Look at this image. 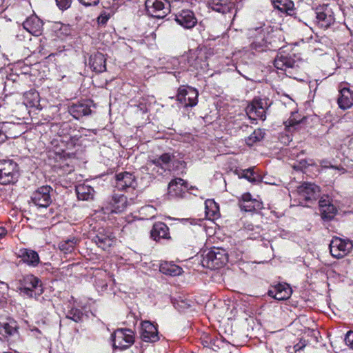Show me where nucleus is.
<instances>
[{
    "instance_id": "nucleus-1",
    "label": "nucleus",
    "mask_w": 353,
    "mask_h": 353,
    "mask_svg": "<svg viewBox=\"0 0 353 353\" xmlns=\"http://www.w3.org/2000/svg\"><path fill=\"white\" fill-rule=\"evenodd\" d=\"M264 26V23H260L259 26H252L248 29L247 36L250 39L251 50L263 52L273 47L271 41H268V36L265 35Z\"/></svg>"
},
{
    "instance_id": "nucleus-2",
    "label": "nucleus",
    "mask_w": 353,
    "mask_h": 353,
    "mask_svg": "<svg viewBox=\"0 0 353 353\" xmlns=\"http://www.w3.org/2000/svg\"><path fill=\"white\" fill-rule=\"evenodd\" d=\"M18 290L20 294L28 298H36L43 292L42 283L41 280L32 274L23 276L19 281Z\"/></svg>"
},
{
    "instance_id": "nucleus-3",
    "label": "nucleus",
    "mask_w": 353,
    "mask_h": 353,
    "mask_svg": "<svg viewBox=\"0 0 353 353\" xmlns=\"http://www.w3.org/2000/svg\"><path fill=\"white\" fill-rule=\"evenodd\" d=\"M319 187L312 183L304 182L297 187L296 192L292 194L297 196L299 205L309 206L307 203H312L319 196Z\"/></svg>"
},
{
    "instance_id": "nucleus-4",
    "label": "nucleus",
    "mask_w": 353,
    "mask_h": 353,
    "mask_svg": "<svg viewBox=\"0 0 353 353\" xmlns=\"http://www.w3.org/2000/svg\"><path fill=\"white\" fill-rule=\"evenodd\" d=\"M228 260V256L225 250L213 248L203 256L202 263L203 266L215 270L222 268Z\"/></svg>"
},
{
    "instance_id": "nucleus-5",
    "label": "nucleus",
    "mask_w": 353,
    "mask_h": 353,
    "mask_svg": "<svg viewBox=\"0 0 353 353\" xmlns=\"http://www.w3.org/2000/svg\"><path fill=\"white\" fill-rule=\"evenodd\" d=\"M19 176V167L16 162L10 159L0 160V184L14 183Z\"/></svg>"
},
{
    "instance_id": "nucleus-6",
    "label": "nucleus",
    "mask_w": 353,
    "mask_h": 353,
    "mask_svg": "<svg viewBox=\"0 0 353 353\" xmlns=\"http://www.w3.org/2000/svg\"><path fill=\"white\" fill-rule=\"evenodd\" d=\"M145 7L149 16L161 19L170 12V5L167 0H146Z\"/></svg>"
},
{
    "instance_id": "nucleus-7",
    "label": "nucleus",
    "mask_w": 353,
    "mask_h": 353,
    "mask_svg": "<svg viewBox=\"0 0 353 353\" xmlns=\"http://www.w3.org/2000/svg\"><path fill=\"white\" fill-rule=\"evenodd\" d=\"M112 341L114 348L126 350L134 343V333L130 329H118L112 334Z\"/></svg>"
},
{
    "instance_id": "nucleus-8",
    "label": "nucleus",
    "mask_w": 353,
    "mask_h": 353,
    "mask_svg": "<svg viewBox=\"0 0 353 353\" xmlns=\"http://www.w3.org/2000/svg\"><path fill=\"white\" fill-rule=\"evenodd\" d=\"M314 15L317 25L323 29L330 28L335 21L332 8L328 4H323L316 7Z\"/></svg>"
},
{
    "instance_id": "nucleus-9",
    "label": "nucleus",
    "mask_w": 353,
    "mask_h": 353,
    "mask_svg": "<svg viewBox=\"0 0 353 353\" xmlns=\"http://www.w3.org/2000/svg\"><path fill=\"white\" fill-rule=\"evenodd\" d=\"M172 160V156L164 153L159 158L148 161L145 166L141 168L143 172H151L150 174L154 176L155 173L162 174Z\"/></svg>"
},
{
    "instance_id": "nucleus-10",
    "label": "nucleus",
    "mask_w": 353,
    "mask_h": 353,
    "mask_svg": "<svg viewBox=\"0 0 353 353\" xmlns=\"http://www.w3.org/2000/svg\"><path fill=\"white\" fill-rule=\"evenodd\" d=\"M329 248L333 257L341 259L351 252L353 249V243L349 239H342L334 236L332 239Z\"/></svg>"
},
{
    "instance_id": "nucleus-11",
    "label": "nucleus",
    "mask_w": 353,
    "mask_h": 353,
    "mask_svg": "<svg viewBox=\"0 0 353 353\" xmlns=\"http://www.w3.org/2000/svg\"><path fill=\"white\" fill-rule=\"evenodd\" d=\"M52 188L50 185L38 188L31 195V201L38 208H48L52 203Z\"/></svg>"
},
{
    "instance_id": "nucleus-12",
    "label": "nucleus",
    "mask_w": 353,
    "mask_h": 353,
    "mask_svg": "<svg viewBox=\"0 0 353 353\" xmlns=\"http://www.w3.org/2000/svg\"><path fill=\"white\" fill-rule=\"evenodd\" d=\"M176 98L185 107H193L198 102V92L190 87H181L178 90Z\"/></svg>"
},
{
    "instance_id": "nucleus-13",
    "label": "nucleus",
    "mask_w": 353,
    "mask_h": 353,
    "mask_svg": "<svg viewBox=\"0 0 353 353\" xmlns=\"http://www.w3.org/2000/svg\"><path fill=\"white\" fill-rule=\"evenodd\" d=\"M241 211L246 212H257L263 208V203L256 199H253L250 193L243 194L238 202Z\"/></svg>"
},
{
    "instance_id": "nucleus-14",
    "label": "nucleus",
    "mask_w": 353,
    "mask_h": 353,
    "mask_svg": "<svg viewBox=\"0 0 353 353\" xmlns=\"http://www.w3.org/2000/svg\"><path fill=\"white\" fill-rule=\"evenodd\" d=\"M246 114L250 119H260L264 121L266 118L265 108L263 102L261 99H254L245 109Z\"/></svg>"
},
{
    "instance_id": "nucleus-15",
    "label": "nucleus",
    "mask_w": 353,
    "mask_h": 353,
    "mask_svg": "<svg viewBox=\"0 0 353 353\" xmlns=\"http://www.w3.org/2000/svg\"><path fill=\"white\" fill-rule=\"evenodd\" d=\"M174 20L185 29H191L197 23L194 13L190 10H182L175 14Z\"/></svg>"
},
{
    "instance_id": "nucleus-16",
    "label": "nucleus",
    "mask_w": 353,
    "mask_h": 353,
    "mask_svg": "<svg viewBox=\"0 0 353 353\" xmlns=\"http://www.w3.org/2000/svg\"><path fill=\"white\" fill-rule=\"evenodd\" d=\"M137 185L136 177L128 172H120L116 175V188L119 190L134 189Z\"/></svg>"
},
{
    "instance_id": "nucleus-17",
    "label": "nucleus",
    "mask_w": 353,
    "mask_h": 353,
    "mask_svg": "<svg viewBox=\"0 0 353 353\" xmlns=\"http://www.w3.org/2000/svg\"><path fill=\"white\" fill-rule=\"evenodd\" d=\"M292 290L287 283H278L272 286L268 292V294L279 301L286 300L292 294Z\"/></svg>"
},
{
    "instance_id": "nucleus-18",
    "label": "nucleus",
    "mask_w": 353,
    "mask_h": 353,
    "mask_svg": "<svg viewBox=\"0 0 353 353\" xmlns=\"http://www.w3.org/2000/svg\"><path fill=\"white\" fill-rule=\"evenodd\" d=\"M128 205L127 197L123 194H114L112 196L107 210L111 213H120L123 212Z\"/></svg>"
},
{
    "instance_id": "nucleus-19",
    "label": "nucleus",
    "mask_w": 353,
    "mask_h": 353,
    "mask_svg": "<svg viewBox=\"0 0 353 353\" xmlns=\"http://www.w3.org/2000/svg\"><path fill=\"white\" fill-rule=\"evenodd\" d=\"M141 339L145 342L154 343L159 339L157 328L150 321H144L141 327Z\"/></svg>"
},
{
    "instance_id": "nucleus-20",
    "label": "nucleus",
    "mask_w": 353,
    "mask_h": 353,
    "mask_svg": "<svg viewBox=\"0 0 353 353\" xmlns=\"http://www.w3.org/2000/svg\"><path fill=\"white\" fill-rule=\"evenodd\" d=\"M274 65L278 70H286L288 68H293L296 61L290 54L280 51L274 59Z\"/></svg>"
},
{
    "instance_id": "nucleus-21",
    "label": "nucleus",
    "mask_w": 353,
    "mask_h": 353,
    "mask_svg": "<svg viewBox=\"0 0 353 353\" xmlns=\"http://www.w3.org/2000/svg\"><path fill=\"white\" fill-rule=\"evenodd\" d=\"M188 189V183L181 178L174 179L168 184V193L173 196H183Z\"/></svg>"
},
{
    "instance_id": "nucleus-22",
    "label": "nucleus",
    "mask_w": 353,
    "mask_h": 353,
    "mask_svg": "<svg viewBox=\"0 0 353 353\" xmlns=\"http://www.w3.org/2000/svg\"><path fill=\"white\" fill-rule=\"evenodd\" d=\"M18 256L21 261L30 267H37L40 263V259L38 253L31 249L23 248L19 251Z\"/></svg>"
},
{
    "instance_id": "nucleus-23",
    "label": "nucleus",
    "mask_w": 353,
    "mask_h": 353,
    "mask_svg": "<svg viewBox=\"0 0 353 353\" xmlns=\"http://www.w3.org/2000/svg\"><path fill=\"white\" fill-rule=\"evenodd\" d=\"M319 203L321 218L325 221H330L333 219L337 210L336 207L330 203L329 198H321Z\"/></svg>"
},
{
    "instance_id": "nucleus-24",
    "label": "nucleus",
    "mask_w": 353,
    "mask_h": 353,
    "mask_svg": "<svg viewBox=\"0 0 353 353\" xmlns=\"http://www.w3.org/2000/svg\"><path fill=\"white\" fill-rule=\"evenodd\" d=\"M151 238L159 241L161 239H169L170 238L169 228L167 225L163 222H157L153 225L150 231Z\"/></svg>"
},
{
    "instance_id": "nucleus-25",
    "label": "nucleus",
    "mask_w": 353,
    "mask_h": 353,
    "mask_svg": "<svg viewBox=\"0 0 353 353\" xmlns=\"http://www.w3.org/2000/svg\"><path fill=\"white\" fill-rule=\"evenodd\" d=\"M274 9L289 16H295L294 3L292 0H271Z\"/></svg>"
},
{
    "instance_id": "nucleus-26",
    "label": "nucleus",
    "mask_w": 353,
    "mask_h": 353,
    "mask_svg": "<svg viewBox=\"0 0 353 353\" xmlns=\"http://www.w3.org/2000/svg\"><path fill=\"white\" fill-rule=\"evenodd\" d=\"M68 111L76 119H79L83 116H88L92 112L89 104L85 102L72 104L69 107Z\"/></svg>"
},
{
    "instance_id": "nucleus-27",
    "label": "nucleus",
    "mask_w": 353,
    "mask_h": 353,
    "mask_svg": "<svg viewBox=\"0 0 353 353\" xmlns=\"http://www.w3.org/2000/svg\"><path fill=\"white\" fill-rule=\"evenodd\" d=\"M208 6L213 10L222 14L230 12L234 6L230 0H209Z\"/></svg>"
},
{
    "instance_id": "nucleus-28",
    "label": "nucleus",
    "mask_w": 353,
    "mask_h": 353,
    "mask_svg": "<svg viewBox=\"0 0 353 353\" xmlns=\"http://www.w3.org/2000/svg\"><path fill=\"white\" fill-rule=\"evenodd\" d=\"M338 104L340 108L346 110L353 105V92L348 88H342L338 98Z\"/></svg>"
},
{
    "instance_id": "nucleus-29",
    "label": "nucleus",
    "mask_w": 353,
    "mask_h": 353,
    "mask_svg": "<svg viewBox=\"0 0 353 353\" xmlns=\"http://www.w3.org/2000/svg\"><path fill=\"white\" fill-rule=\"evenodd\" d=\"M106 59L101 52H97L90 57L89 63L91 68L97 72H103L106 70Z\"/></svg>"
},
{
    "instance_id": "nucleus-30",
    "label": "nucleus",
    "mask_w": 353,
    "mask_h": 353,
    "mask_svg": "<svg viewBox=\"0 0 353 353\" xmlns=\"http://www.w3.org/2000/svg\"><path fill=\"white\" fill-rule=\"evenodd\" d=\"M23 28L33 35L38 36L41 34L43 23L37 17H31L27 19L23 23Z\"/></svg>"
},
{
    "instance_id": "nucleus-31",
    "label": "nucleus",
    "mask_w": 353,
    "mask_h": 353,
    "mask_svg": "<svg viewBox=\"0 0 353 353\" xmlns=\"http://www.w3.org/2000/svg\"><path fill=\"white\" fill-rule=\"evenodd\" d=\"M93 241L103 250H108L112 245L114 241V236L111 232H99L94 238Z\"/></svg>"
},
{
    "instance_id": "nucleus-32",
    "label": "nucleus",
    "mask_w": 353,
    "mask_h": 353,
    "mask_svg": "<svg viewBox=\"0 0 353 353\" xmlns=\"http://www.w3.org/2000/svg\"><path fill=\"white\" fill-rule=\"evenodd\" d=\"M77 198L82 201H91L94 199V190L89 185L81 183L76 186Z\"/></svg>"
},
{
    "instance_id": "nucleus-33",
    "label": "nucleus",
    "mask_w": 353,
    "mask_h": 353,
    "mask_svg": "<svg viewBox=\"0 0 353 353\" xmlns=\"http://www.w3.org/2000/svg\"><path fill=\"white\" fill-rule=\"evenodd\" d=\"M6 135V140L8 139H14L19 137L21 134V130H19L21 125L12 122H3Z\"/></svg>"
},
{
    "instance_id": "nucleus-34",
    "label": "nucleus",
    "mask_w": 353,
    "mask_h": 353,
    "mask_svg": "<svg viewBox=\"0 0 353 353\" xmlns=\"http://www.w3.org/2000/svg\"><path fill=\"white\" fill-rule=\"evenodd\" d=\"M159 270L164 274L172 276L180 275L182 273L181 268L168 262L161 263L159 267Z\"/></svg>"
},
{
    "instance_id": "nucleus-35",
    "label": "nucleus",
    "mask_w": 353,
    "mask_h": 353,
    "mask_svg": "<svg viewBox=\"0 0 353 353\" xmlns=\"http://www.w3.org/2000/svg\"><path fill=\"white\" fill-rule=\"evenodd\" d=\"M314 16V11L307 6V8L301 13L298 14L296 12L295 16H293L299 21L303 23L305 26H308V22L313 19Z\"/></svg>"
},
{
    "instance_id": "nucleus-36",
    "label": "nucleus",
    "mask_w": 353,
    "mask_h": 353,
    "mask_svg": "<svg viewBox=\"0 0 353 353\" xmlns=\"http://www.w3.org/2000/svg\"><path fill=\"white\" fill-rule=\"evenodd\" d=\"M17 332V325L14 321L3 323L0 325V334L5 337L12 336Z\"/></svg>"
},
{
    "instance_id": "nucleus-37",
    "label": "nucleus",
    "mask_w": 353,
    "mask_h": 353,
    "mask_svg": "<svg viewBox=\"0 0 353 353\" xmlns=\"http://www.w3.org/2000/svg\"><path fill=\"white\" fill-rule=\"evenodd\" d=\"M205 213L210 219H214L219 216V208L213 200H207L205 202Z\"/></svg>"
},
{
    "instance_id": "nucleus-38",
    "label": "nucleus",
    "mask_w": 353,
    "mask_h": 353,
    "mask_svg": "<svg viewBox=\"0 0 353 353\" xmlns=\"http://www.w3.org/2000/svg\"><path fill=\"white\" fill-rule=\"evenodd\" d=\"M77 243L75 238L62 241L59 243V250L64 254H69L74 251Z\"/></svg>"
},
{
    "instance_id": "nucleus-39",
    "label": "nucleus",
    "mask_w": 353,
    "mask_h": 353,
    "mask_svg": "<svg viewBox=\"0 0 353 353\" xmlns=\"http://www.w3.org/2000/svg\"><path fill=\"white\" fill-rule=\"evenodd\" d=\"M65 316L67 319H71L76 323H79L83 320V313L80 309L71 307L66 312Z\"/></svg>"
},
{
    "instance_id": "nucleus-40",
    "label": "nucleus",
    "mask_w": 353,
    "mask_h": 353,
    "mask_svg": "<svg viewBox=\"0 0 353 353\" xmlns=\"http://www.w3.org/2000/svg\"><path fill=\"white\" fill-rule=\"evenodd\" d=\"M265 132L261 129L255 130L246 140L247 144L252 145L256 141H261L264 137Z\"/></svg>"
},
{
    "instance_id": "nucleus-41",
    "label": "nucleus",
    "mask_w": 353,
    "mask_h": 353,
    "mask_svg": "<svg viewBox=\"0 0 353 353\" xmlns=\"http://www.w3.org/2000/svg\"><path fill=\"white\" fill-rule=\"evenodd\" d=\"M27 103L30 106H35L39 102V93L35 91H30L24 95Z\"/></svg>"
},
{
    "instance_id": "nucleus-42",
    "label": "nucleus",
    "mask_w": 353,
    "mask_h": 353,
    "mask_svg": "<svg viewBox=\"0 0 353 353\" xmlns=\"http://www.w3.org/2000/svg\"><path fill=\"white\" fill-rule=\"evenodd\" d=\"M243 177L252 183H254L259 181L258 175H256L254 172L253 168H249L243 170Z\"/></svg>"
},
{
    "instance_id": "nucleus-43",
    "label": "nucleus",
    "mask_w": 353,
    "mask_h": 353,
    "mask_svg": "<svg viewBox=\"0 0 353 353\" xmlns=\"http://www.w3.org/2000/svg\"><path fill=\"white\" fill-rule=\"evenodd\" d=\"M205 346H208L212 349L213 350H216V348H219L220 346V341L218 338H212L209 339V341L205 340L203 343Z\"/></svg>"
},
{
    "instance_id": "nucleus-44",
    "label": "nucleus",
    "mask_w": 353,
    "mask_h": 353,
    "mask_svg": "<svg viewBox=\"0 0 353 353\" xmlns=\"http://www.w3.org/2000/svg\"><path fill=\"white\" fill-rule=\"evenodd\" d=\"M55 1L59 9L63 11L71 6L72 0H55Z\"/></svg>"
},
{
    "instance_id": "nucleus-45",
    "label": "nucleus",
    "mask_w": 353,
    "mask_h": 353,
    "mask_svg": "<svg viewBox=\"0 0 353 353\" xmlns=\"http://www.w3.org/2000/svg\"><path fill=\"white\" fill-rule=\"evenodd\" d=\"M188 62L190 66H192L194 68L197 69L199 67V63L197 62V56L195 52H190L187 57Z\"/></svg>"
},
{
    "instance_id": "nucleus-46",
    "label": "nucleus",
    "mask_w": 353,
    "mask_h": 353,
    "mask_svg": "<svg viewBox=\"0 0 353 353\" xmlns=\"http://www.w3.org/2000/svg\"><path fill=\"white\" fill-rule=\"evenodd\" d=\"M110 18V14L105 12H102L97 18V21L99 25L104 26L106 24L108 19Z\"/></svg>"
},
{
    "instance_id": "nucleus-47",
    "label": "nucleus",
    "mask_w": 353,
    "mask_h": 353,
    "mask_svg": "<svg viewBox=\"0 0 353 353\" xmlns=\"http://www.w3.org/2000/svg\"><path fill=\"white\" fill-rule=\"evenodd\" d=\"M345 343L353 349V331L347 332L345 337Z\"/></svg>"
},
{
    "instance_id": "nucleus-48",
    "label": "nucleus",
    "mask_w": 353,
    "mask_h": 353,
    "mask_svg": "<svg viewBox=\"0 0 353 353\" xmlns=\"http://www.w3.org/2000/svg\"><path fill=\"white\" fill-rule=\"evenodd\" d=\"M85 6H94L99 4L100 0H79Z\"/></svg>"
},
{
    "instance_id": "nucleus-49",
    "label": "nucleus",
    "mask_w": 353,
    "mask_h": 353,
    "mask_svg": "<svg viewBox=\"0 0 353 353\" xmlns=\"http://www.w3.org/2000/svg\"><path fill=\"white\" fill-rule=\"evenodd\" d=\"M143 212H148L152 214V217L154 216L156 209L152 205H146L141 208Z\"/></svg>"
},
{
    "instance_id": "nucleus-50",
    "label": "nucleus",
    "mask_w": 353,
    "mask_h": 353,
    "mask_svg": "<svg viewBox=\"0 0 353 353\" xmlns=\"http://www.w3.org/2000/svg\"><path fill=\"white\" fill-rule=\"evenodd\" d=\"M6 141V135L3 128V123H0V143H4Z\"/></svg>"
},
{
    "instance_id": "nucleus-51",
    "label": "nucleus",
    "mask_w": 353,
    "mask_h": 353,
    "mask_svg": "<svg viewBox=\"0 0 353 353\" xmlns=\"http://www.w3.org/2000/svg\"><path fill=\"white\" fill-rule=\"evenodd\" d=\"M8 290V286H5L3 284H0V298L6 297V291Z\"/></svg>"
},
{
    "instance_id": "nucleus-52",
    "label": "nucleus",
    "mask_w": 353,
    "mask_h": 353,
    "mask_svg": "<svg viewBox=\"0 0 353 353\" xmlns=\"http://www.w3.org/2000/svg\"><path fill=\"white\" fill-rule=\"evenodd\" d=\"M8 234V231L6 228L0 226V240L4 238Z\"/></svg>"
},
{
    "instance_id": "nucleus-53",
    "label": "nucleus",
    "mask_w": 353,
    "mask_h": 353,
    "mask_svg": "<svg viewBox=\"0 0 353 353\" xmlns=\"http://www.w3.org/2000/svg\"><path fill=\"white\" fill-rule=\"evenodd\" d=\"M309 164L307 163V161L305 160H303V161H300V165H294V168L299 169V168H305Z\"/></svg>"
},
{
    "instance_id": "nucleus-54",
    "label": "nucleus",
    "mask_w": 353,
    "mask_h": 353,
    "mask_svg": "<svg viewBox=\"0 0 353 353\" xmlns=\"http://www.w3.org/2000/svg\"><path fill=\"white\" fill-rule=\"evenodd\" d=\"M323 166L325 168H331L337 170L339 171H342L343 173H344L345 172V170L343 167H338V166L330 165H325Z\"/></svg>"
},
{
    "instance_id": "nucleus-55",
    "label": "nucleus",
    "mask_w": 353,
    "mask_h": 353,
    "mask_svg": "<svg viewBox=\"0 0 353 353\" xmlns=\"http://www.w3.org/2000/svg\"><path fill=\"white\" fill-rule=\"evenodd\" d=\"M258 237H259V236H250V239H257Z\"/></svg>"
},
{
    "instance_id": "nucleus-56",
    "label": "nucleus",
    "mask_w": 353,
    "mask_h": 353,
    "mask_svg": "<svg viewBox=\"0 0 353 353\" xmlns=\"http://www.w3.org/2000/svg\"><path fill=\"white\" fill-rule=\"evenodd\" d=\"M293 123H291V121H289V125H292ZM287 126H288V125H286Z\"/></svg>"
},
{
    "instance_id": "nucleus-57",
    "label": "nucleus",
    "mask_w": 353,
    "mask_h": 353,
    "mask_svg": "<svg viewBox=\"0 0 353 353\" xmlns=\"http://www.w3.org/2000/svg\"><path fill=\"white\" fill-rule=\"evenodd\" d=\"M256 229L259 230L260 228L259 227H256Z\"/></svg>"
},
{
    "instance_id": "nucleus-58",
    "label": "nucleus",
    "mask_w": 353,
    "mask_h": 353,
    "mask_svg": "<svg viewBox=\"0 0 353 353\" xmlns=\"http://www.w3.org/2000/svg\"><path fill=\"white\" fill-rule=\"evenodd\" d=\"M352 176H353V170H352Z\"/></svg>"
}]
</instances>
